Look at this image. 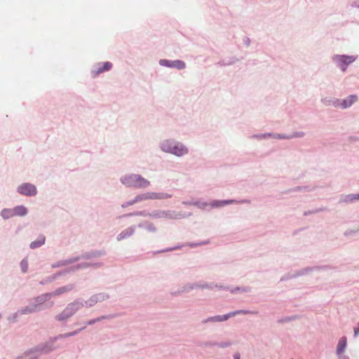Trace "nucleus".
Listing matches in <instances>:
<instances>
[{
  "mask_svg": "<svg viewBox=\"0 0 359 359\" xmlns=\"http://www.w3.org/2000/svg\"><path fill=\"white\" fill-rule=\"evenodd\" d=\"M171 195L166 193L149 192L137 196L135 201H140L148 199H165L170 198Z\"/></svg>",
  "mask_w": 359,
  "mask_h": 359,
  "instance_id": "nucleus-9",
  "label": "nucleus"
},
{
  "mask_svg": "<svg viewBox=\"0 0 359 359\" xmlns=\"http://www.w3.org/2000/svg\"><path fill=\"white\" fill-rule=\"evenodd\" d=\"M198 288H203V289H212L213 288V285L212 284H208V283H205V284H203V285H199V287H198Z\"/></svg>",
  "mask_w": 359,
  "mask_h": 359,
  "instance_id": "nucleus-33",
  "label": "nucleus"
},
{
  "mask_svg": "<svg viewBox=\"0 0 359 359\" xmlns=\"http://www.w3.org/2000/svg\"><path fill=\"white\" fill-rule=\"evenodd\" d=\"M43 294L36 297L29 303V304L20 308L15 313L10 315L8 318V320L10 322H17L19 317L22 316L30 315L43 309V304L46 302Z\"/></svg>",
  "mask_w": 359,
  "mask_h": 359,
  "instance_id": "nucleus-1",
  "label": "nucleus"
},
{
  "mask_svg": "<svg viewBox=\"0 0 359 359\" xmlns=\"http://www.w3.org/2000/svg\"><path fill=\"white\" fill-rule=\"evenodd\" d=\"M347 346V339L346 337H341L339 338L337 347H336V355L337 356H347L344 355V352L346 351Z\"/></svg>",
  "mask_w": 359,
  "mask_h": 359,
  "instance_id": "nucleus-11",
  "label": "nucleus"
},
{
  "mask_svg": "<svg viewBox=\"0 0 359 359\" xmlns=\"http://www.w3.org/2000/svg\"><path fill=\"white\" fill-rule=\"evenodd\" d=\"M259 312L257 311H251V310H246V309H240L236 310L234 311H231L229 313L224 314V315H218L215 316L209 317L206 319H204L203 320V324L212 323H220L226 321L230 318L236 316L237 315H257Z\"/></svg>",
  "mask_w": 359,
  "mask_h": 359,
  "instance_id": "nucleus-4",
  "label": "nucleus"
},
{
  "mask_svg": "<svg viewBox=\"0 0 359 359\" xmlns=\"http://www.w3.org/2000/svg\"><path fill=\"white\" fill-rule=\"evenodd\" d=\"M83 307H84V300L77 298L69 303L62 311L55 316L54 318L57 322L66 323Z\"/></svg>",
  "mask_w": 359,
  "mask_h": 359,
  "instance_id": "nucleus-2",
  "label": "nucleus"
},
{
  "mask_svg": "<svg viewBox=\"0 0 359 359\" xmlns=\"http://www.w3.org/2000/svg\"><path fill=\"white\" fill-rule=\"evenodd\" d=\"M185 63L181 60L172 61V67H175L179 69H184L185 67Z\"/></svg>",
  "mask_w": 359,
  "mask_h": 359,
  "instance_id": "nucleus-29",
  "label": "nucleus"
},
{
  "mask_svg": "<svg viewBox=\"0 0 359 359\" xmlns=\"http://www.w3.org/2000/svg\"><path fill=\"white\" fill-rule=\"evenodd\" d=\"M14 359H25L24 352L22 354L18 355Z\"/></svg>",
  "mask_w": 359,
  "mask_h": 359,
  "instance_id": "nucleus-39",
  "label": "nucleus"
},
{
  "mask_svg": "<svg viewBox=\"0 0 359 359\" xmlns=\"http://www.w3.org/2000/svg\"><path fill=\"white\" fill-rule=\"evenodd\" d=\"M162 149L166 152L172 153L178 156H183L188 152V149L183 144L170 141L163 142Z\"/></svg>",
  "mask_w": 359,
  "mask_h": 359,
  "instance_id": "nucleus-6",
  "label": "nucleus"
},
{
  "mask_svg": "<svg viewBox=\"0 0 359 359\" xmlns=\"http://www.w3.org/2000/svg\"><path fill=\"white\" fill-rule=\"evenodd\" d=\"M20 266L21 271L23 273H25L28 271V259L27 257L24 258L20 263Z\"/></svg>",
  "mask_w": 359,
  "mask_h": 359,
  "instance_id": "nucleus-27",
  "label": "nucleus"
},
{
  "mask_svg": "<svg viewBox=\"0 0 359 359\" xmlns=\"http://www.w3.org/2000/svg\"><path fill=\"white\" fill-rule=\"evenodd\" d=\"M341 69H342L343 71H345V67H342Z\"/></svg>",
  "mask_w": 359,
  "mask_h": 359,
  "instance_id": "nucleus-41",
  "label": "nucleus"
},
{
  "mask_svg": "<svg viewBox=\"0 0 359 359\" xmlns=\"http://www.w3.org/2000/svg\"><path fill=\"white\" fill-rule=\"evenodd\" d=\"M344 235L348 238H353L359 235V227L358 226H352L344 232Z\"/></svg>",
  "mask_w": 359,
  "mask_h": 359,
  "instance_id": "nucleus-18",
  "label": "nucleus"
},
{
  "mask_svg": "<svg viewBox=\"0 0 359 359\" xmlns=\"http://www.w3.org/2000/svg\"><path fill=\"white\" fill-rule=\"evenodd\" d=\"M20 194L25 196H34L36 194V189L34 185L29 183H25L18 188Z\"/></svg>",
  "mask_w": 359,
  "mask_h": 359,
  "instance_id": "nucleus-10",
  "label": "nucleus"
},
{
  "mask_svg": "<svg viewBox=\"0 0 359 359\" xmlns=\"http://www.w3.org/2000/svg\"><path fill=\"white\" fill-rule=\"evenodd\" d=\"M74 287H75V285L74 284L69 283V284H67L66 285L60 287L55 289L53 292L43 293V294L45 299H46V301L48 302V300H50L53 297H57V296H60V295L63 294L65 293H68V292L72 291L74 289Z\"/></svg>",
  "mask_w": 359,
  "mask_h": 359,
  "instance_id": "nucleus-7",
  "label": "nucleus"
},
{
  "mask_svg": "<svg viewBox=\"0 0 359 359\" xmlns=\"http://www.w3.org/2000/svg\"><path fill=\"white\" fill-rule=\"evenodd\" d=\"M109 298V295L106 292H100L90 296L86 301H84V306L90 308L100 302H104Z\"/></svg>",
  "mask_w": 359,
  "mask_h": 359,
  "instance_id": "nucleus-8",
  "label": "nucleus"
},
{
  "mask_svg": "<svg viewBox=\"0 0 359 359\" xmlns=\"http://www.w3.org/2000/svg\"><path fill=\"white\" fill-rule=\"evenodd\" d=\"M205 243H207V242H203V243H189L188 245L191 247V248H194V247H196V246H198V245H203V244H205Z\"/></svg>",
  "mask_w": 359,
  "mask_h": 359,
  "instance_id": "nucleus-36",
  "label": "nucleus"
},
{
  "mask_svg": "<svg viewBox=\"0 0 359 359\" xmlns=\"http://www.w3.org/2000/svg\"><path fill=\"white\" fill-rule=\"evenodd\" d=\"M357 99L358 98L356 95H350L348 97H347V99L343 101L341 104L342 108H347L350 107L353 103L356 102Z\"/></svg>",
  "mask_w": 359,
  "mask_h": 359,
  "instance_id": "nucleus-24",
  "label": "nucleus"
},
{
  "mask_svg": "<svg viewBox=\"0 0 359 359\" xmlns=\"http://www.w3.org/2000/svg\"><path fill=\"white\" fill-rule=\"evenodd\" d=\"M233 343L230 340L222 341L219 342H209L208 344L210 346H216L219 348H227L232 346Z\"/></svg>",
  "mask_w": 359,
  "mask_h": 359,
  "instance_id": "nucleus-15",
  "label": "nucleus"
},
{
  "mask_svg": "<svg viewBox=\"0 0 359 359\" xmlns=\"http://www.w3.org/2000/svg\"><path fill=\"white\" fill-rule=\"evenodd\" d=\"M45 240H46L45 236L43 235H40L35 241H32L30 243V245H29L30 248L35 249V248L41 247L42 245L44 244Z\"/></svg>",
  "mask_w": 359,
  "mask_h": 359,
  "instance_id": "nucleus-17",
  "label": "nucleus"
},
{
  "mask_svg": "<svg viewBox=\"0 0 359 359\" xmlns=\"http://www.w3.org/2000/svg\"><path fill=\"white\" fill-rule=\"evenodd\" d=\"M251 292V288L250 287H237L232 290L233 293L235 292H241V293H248Z\"/></svg>",
  "mask_w": 359,
  "mask_h": 359,
  "instance_id": "nucleus-28",
  "label": "nucleus"
},
{
  "mask_svg": "<svg viewBox=\"0 0 359 359\" xmlns=\"http://www.w3.org/2000/svg\"><path fill=\"white\" fill-rule=\"evenodd\" d=\"M90 266H100L101 264H91V263H87V262L80 263V264H76V265H72L69 268L67 271H76V270H79V269H81L86 268V267Z\"/></svg>",
  "mask_w": 359,
  "mask_h": 359,
  "instance_id": "nucleus-16",
  "label": "nucleus"
},
{
  "mask_svg": "<svg viewBox=\"0 0 359 359\" xmlns=\"http://www.w3.org/2000/svg\"><path fill=\"white\" fill-rule=\"evenodd\" d=\"M146 228V231L148 232H154L156 231V228L154 226H144Z\"/></svg>",
  "mask_w": 359,
  "mask_h": 359,
  "instance_id": "nucleus-34",
  "label": "nucleus"
},
{
  "mask_svg": "<svg viewBox=\"0 0 359 359\" xmlns=\"http://www.w3.org/2000/svg\"><path fill=\"white\" fill-rule=\"evenodd\" d=\"M1 215L5 219H8V218L14 217L13 208V209H4L1 211Z\"/></svg>",
  "mask_w": 359,
  "mask_h": 359,
  "instance_id": "nucleus-26",
  "label": "nucleus"
},
{
  "mask_svg": "<svg viewBox=\"0 0 359 359\" xmlns=\"http://www.w3.org/2000/svg\"><path fill=\"white\" fill-rule=\"evenodd\" d=\"M312 270H313V268H310V267L304 268V269L300 270L297 273V276H302V275L307 274V273H310Z\"/></svg>",
  "mask_w": 359,
  "mask_h": 359,
  "instance_id": "nucleus-31",
  "label": "nucleus"
},
{
  "mask_svg": "<svg viewBox=\"0 0 359 359\" xmlns=\"http://www.w3.org/2000/svg\"><path fill=\"white\" fill-rule=\"evenodd\" d=\"M233 359H241V355L239 353H235L233 355Z\"/></svg>",
  "mask_w": 359,
  "mask_h": 359,
  "instance_id": "nucleus-38",
  "label": "nucleus"
},
{
  "mask_svg": "<svg viewBox=\"0 0 359 359\" xmlns=\"http://www.w3.org/2000/svg\"><path fill=\"white\" fill-rule=\"evenodd\" d=\"M359 334V323L357 326L354 328V337H356Z\"/></svg>",
  "mask_w": 359,
  "mask_h": 359,
  "instance_id": "nucleus-37",
  "label": "nucleus"
},
{
  "mask_svg": "<svg viewBox=\"0 0 359 359\" xmlns=\"http://www.w3.org/2000/svg\"><path fill=\"white\" fill-rule=\"evenodd\" d=\"M198 287H199V284L198 283H187L182 287L181 290L179 291L178 293L189 292L190 291L198 288Z\"/></svg>",
  "mask_w": 359,
  "mask_h": 359,
  "instance_id": "nucleus-22",
  "label": "nucleus"
},
{
  "mask_svg": "<svg viewBox=\"0 0 359 359\" xmlns=\"http://www.w3.org/2000/svg\"><path fill=\"white\" fill-rule=\"evenodd\" d=\"M80 259L79 257H74L67 259L60 260L56 263L53 264V268H58L63 266L72 265Z\"/></svg>",
  "mask_w": 359,
  "mask_h": 359,
  "instance_id": "nucleus-12",
  "label": "nucleus"
},
{
  "mask_svg": "<svg viewBox=\"0 0 359 359\" xmlns=\"http://www.w3.org/2000/svg\"><path fill=\"white\" fill-rule=\"evenodd\" d=\"M1 318V315L0 314V318Z\"/></svg>",
  "mask_w": 359,
  "mask_h": 359,
  "instance_id": "nucleus-42",
  "label": "nucleus"
},
{
  "mask_svg": "<svg viewBox=\"0 0 359 359\" xmlns=\"http://www.w3.org/2000/svg\"><path fill=\"white\" fill-rule=\"evenodd\" d=\"M348 200L351 201H353L354 200H358L359 199V194L357 195H349L348 196Z\"/></svg>",
  "mask_w": 359,
  "mask_h": 359,
  "instance_id": "nucleus-35",
  "label": "nucleus"
},
{
  "mask_svg": "<svg viewBox=\"0 0 359 359\" xmlns=\"http://www.w3.org/2000/svg\"><path fill=\"white\" fill-rule=\"evenodd\" d=\"M160 64L161 65L172 67V61H169V60H161L160 61Z\"/></svg>",
  "mask_w": 359,
  "mask_h": 359,
  "instance_id": "nucleus-32",
  "label": "nucleus"
},
{
  "mask_svg": "<svg viewBox=\"0 0 359 359\" xmlns=\"http://www.w3.org/2000/svg\"><path fill=\"white\" fill-rule=\"evenodd\" d=\"M236 203L234 200H226V201H215L211 203L210 205L212 208L222 207L226 205L232 204Z\"/></svg>",
  "mask_w": 359,
  "mask_h": 359,
  "instance_id": "nucleus-20",
  "label": "nucleus"
},
{
  "mask_svg": "<svg viewBox=\"0 0 359 359\" xmlns=\"http://www.w3.org/2000/svg\"><path fill=\"white\" fill-rule=\"evenodd\" d=\"M114 316L112 315H109V316H101L98 318H93V319H91L90 320H88V322H86V325H94L95 323H97V322H100L102 320H105V319H110V318H112Z\"/></svg>",
  "mask_w": 359,
  "mask_h": 359,
  "instance_id": "nucleus-25",
  "label": "nucleus"
},
{
  "mask_svg": "<svg viewBox=\"0 0 359 359\" xmlns=\"http://www.w3.org/2000/svg\"><path fill=\"white\" fill-rule=\"evenodd\" d=\"M335 58L338 62L344 65H348L355 60V58L353 56L347 55H337Z\"/></svg>",
  "mask_w": 359,
  "mask_h": 359,
  "instance_id": "nucleus-19",
  "label": "nucleus"
},
{
  "mask_svg": "<svg viewBox=\"0 0 359 359\" xmlns=\"http://www.w3.org/2000/svg\"><path fill=\"white\" fill-rule=\"evenodd\" d=\"M112 64L109 62H105L103 63H100L97 65V67L95 71H93V74L95 76H97L98 74L109 71L111 69Z\"/></svg>",
  "mask_w": 359,
  "mask_h": 359,
  "instance_id": "nucleus-13",
  "label": "nucleus"
},
{
  "mask_svg": "<svg viewBox=\"0 0 359 359\" xmlns=\"http://www.w3.org/2000/svg\"><path fill=\"white\" fill-rule=\"evenodd\" d=\"M55 349L53 343L41 344L25 351V359H39L43 354H47Z\"/></svg>",
  "mask_w": 359,
  "mask_h": 359,
  "instance_id": "nucleus-3",
  "label": "nucleus"
},
{
  "mask_svg": "<svg viewBox=\"0 0 359 359\" xmlns=\"http://www.w3.org/2000/svg\"><path fill=\"white\" fill-rule=\"evenodd\" d=\"M85 327H86L80 328L79 330H74L73 332H67V333H65V334H60L57 337H55L53 341H55V340L59 339L67 338V337H72V336H75V335L78 334L81 331L84 330Z\"/></svg>",
  "mask_w": 359,
  "mask_h": 359,
  "instance_id": "nucleus-21",
  "label": "nucleus"
},
{
  "mask_svg": "<svg viewBox=\"0 0 359 359\" xmlns=\"http://www.w3.org/2000/svg\"><path fill=\"white\" fill-rule=\"evenodd\" d=\"M337 359H350L348 356H337Z\"/></svg>",
  "mask_w": 359,
  "mask_h": 359,
  "instance_id": "nucleus-40",
  "label": "nucleus"
},
{
  "mask_svg": "<svg viewBox=\"0 0 359 359\" xmlns=\"http://www.w3.org/2000/svg\"><path fill=\"white\" fill-rule=\"evenodd\" d=\"M104 255H105L104 252H103V251H97V252H95L93 253L92 255H88H88L83 256V257L86 258V259H89V258L93 257H97L102 256Z\"/></svg>",
  "mask_w": 359,
  "mask_h": 359,
  "instance_id": "nucleus-30",
  "label": "nucleus"
},
{
  "mask_svg": "<svg viewBox=\"0 0 359 359\" xmlns=\"http://www.w3.org/2000/svg\"><path fill=\"white\" fill-rule=\"evenodd\" d=\"M121 182L130 187L145 188L150 184L149 181L139 175H128L121 178Z\"/></svg>",
  "mask_w": 359,
  "mask_h": 359,
  "instance_id": "nucleus-5",
  "label": "nucleus"
},
{
  "mask_svg": "<svg viewBox=\"0 0 359 359\" xmlns=\"http://www.w3.org/2000/svg\"><path fill=\"white\" fill-rule=\"evenodd\" d=\"M135 232L134 228L132 226L128 227L119 234L117 235L116 239L118 241H121L124 239H127L130 237Z\"/></svg>",
  "mask_w": 359,
  "mask_h": 359,
  "instance_id": "nucleus-14",
  "label": "nucleus"
},
{
  "mask_svg": "<svg viewBox=\"0 0 359 359\" xmlns=\"http://www.w3.org/2000/svg\"><path fill=\"white\" fill-rule=\"evenodd\" d=\"M14 216H25L27 213V208L23 205H19L13 208Z\"/></svg>",
  "mask_w": 359,
  "mask_h": 359,
  "instance_id": "nucleus-23",
  "label": "nucleus"
}]
</instances>
